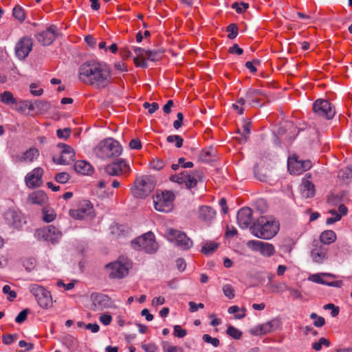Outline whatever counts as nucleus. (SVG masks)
Instances as JSON below:
<instances>
[{
    "label": "nucleus",
    "mask_w": 352,
    "mask_h": 352,
    "mask_svg": "<svg viewBox=\"0 0 352 352\" xmlns=\"http://www.w3.org/2000/svg\"><path fill=\"white\" fill-rule=\"evenodd\" d=\"M78 79L96 89H103L115 81L111 67L104 62L88 60L78 69Z\"/></svg>",
    "instance_id": "obj_1"
},
{
    "label": "nucleus",
    "mask_w": 352,
    "mask_h": 352,
    "mask_svg": "<svg viewBox=\"0 0 352 352\" xmlns=\"http://www.w3.org/2000/svg\"><path fill=\"white\" fill-rule=\"evenodd\" d=\"M252 234L260 239L273 238L279 230V223L272 217L261 216L250 227Z\"/></svg>",
    "instance_id": "obj_2"
},
{
    "label": "nucleus",
    "mask_w": 352,
    "mask_h": 352,
    "mask_svg": "<svg viewBox=\"0 0 352 352\" xmlns=\"http://www.w3.org/2000/svg\"><path fill=\"white\" fill-rule=\"evenodd\" d=\"M122 148L117 140L112 138H107L101 141L95 148L97 157L106 160L117 157L121 155Z\"/></svg>",
    "instance_id": "obj_3"
},
{
    "label": "nucleus",
    "mask_w": 352,
    "mask_h": 352,
    "mask_svg": "<svg viewBox=\"0 0 352 352\" xmlns=\"http://www.w3.org/2000/svg\"><path fill=\"white\" fill-rule=\"evenodd\" d=\"M204 177V173L201 170H195L191 172L184 170L179 174L172 175L169 179L173 182L179 184H184L186 188L191 189L195 188L199 181H201Z\"/></svg>",
    "instance_id": "obj_4"
},
{
    "label": "nucleus",
    "mask_w": 352,
    "mask_h": 352,
    "mask_svg": "<svg viewBox=\"0 0 352 352\" xmlns=\"http://www.w3.org/2000/svg\"><path fill=\"white\" fill-rule=\"evenodd\" d=\"M131 267V263L124 258H119L117 261L108 263L105 269L109 277L112 279H121L126 276Z\"/></svg>",
    "instance_id": "obj_5"
},
{
    "label": "nucleus",
    "mask_w": 352,
    "mask_h": 352,
    "mask_svg": "<svg viewBox=\"0 0 352 352\" xmlns=\"http://www.w3.org/2000/svg\"><path fill=\"white\" fill-rule=\"evenodd\" d=\"M131 246L134 250H143L148 254L155 252L158 247L155 235L151 232H148L132 241Z\"/></svg>",
    "instance_id": "obj_6"
},
{
    "label": "nucleus",
    "mask_w": 352,
    "mask_h": 352,
    "mask_svg": "<svg viewBox=\"0 0 352 352\" xmlns=\"http://www.w3.org/2000/svg\"><path fill=\"white\" fill-rule=\"evenodd\" d=\"M155 184L148 176L137 178L134 186L131 188V194L137 198L147 197L154 189Z\"/></svg>",
    "instance_id": "obj_7"
},
{
    "label": "nucleus",
    "mask_w": 352,
    "mask_h": 352,
    "mask_svg": "<svg viewBox=\"0 0 352 352\" xmlns=\"http://www.w3.org/2000/svg\"><path fill=\"white\" fill-rule=\"evenodd\" d=\"M314 116L324 120H331L335 115L334 108L327 100L318 99L313 104Z\"/></svg>",
    "instance_id": "obj_8"
},
{
    "label": "nucleus",
    "mask_w": 352,
    "mask_h": 352,
    "mask_svg": "<svg viewBox=\"0 0 352 352\" xmlns=\"http://www.w3.org/2000/svg\"><path fill=\"white\" fill-rule=\"evenodd\" d=\"M166 234L170 241L174 242L175 245L183 250H189L192 246V241L183 232L169 229Z\"/></svg>",
    "instance_id": "obj_9"
},
{
    "label": "nucleus",
    "mask_w": 352,
    "mask_h": 352,
    "mask_svg": "<svg viewBox=\"0 0 352 352\" xmlns=\"http://www.w3.org/2000/svg\"><path fill=\"white\" fill-rule=\"evenodd\" d=\"M30 292L34 296L39 306L47 309L52 305V298L49 291L38 285H32Z\"/></svg>",
    "instance_id": "obj_10"
},
{
    "label": "nucleus",
    "mask_w": 352,
    "mask_h": 352,
    "mask_svg": "<svg viewBox=\"0 0 352 352\" xmlns=\"http://www.w3.org/2000/svg\"><path fill=\"white\" fill-rule=\"evenodd\" d=\"M174 199L175 195L171 191L163 192L154 200L155 210L163 212H170L173 208Z\"/></svg>",
    "instance_id": "obj_11"
},
{
    "label": "nucleus",
    "mask_w": 352,
    "mask_h": 352,
    "mask_svg": "<svg viewBox=\"0 0 352 352\" xmlns=\"http://www.w3.org/2000/svg\"><path fill=\"white\" fill-rule=\"evenodd\" d=\"M35 234L38 239L50 241L52 243L58 242L62 237V232L52 225L38 229Z\"/></svg>",
    "instance_id": "obj_12"
},
{
    "label": "nucleus",
    "mask_w": 352,
    "mask_h": 352,
    "mask_svg": "<svg viewBox=\"0 0 352 352\" xmlns=\"http://www.w3.org/2000/svg\"><path fill=\"white\" fill-rule=\"evenodd\" d=\"M57 146L60 150V154L58 157H53V161L58 164L67 165L75 160V152L69 145L64 143H59Z\"/></svg>",
    "instance_id": "obj_13"
},
{
    "label": "nucleus",
    "mask_w": 352,
    "mask_h": 352,
    "mask_svg": "<svg viewBox=\"0 0 352 352\" xmlns=\"http://www.w3.org/2000/svg\"><path fill=\"white\" fill-rule=\"evenodd\" d=\"M32 39L28 36L21 38L15 45L14 52L19 60H25L32 50Z\"/></svg>",
    "instance_id": "obj_14"
},
{
    "label": "nucleus",
    "mask_w": 352,
    "mask_h": 352,
    "mask_svg": "<svg viewBox=\"0 0 352 352\" xmlns=\"http://www.w3.org/2000/svg\"><path fill=\"white\" fill-rule=\"evenodd\" d=\"M94 212L92 204L88 200H83L79 203L78 208L71 209L69 215L75 219H82L87 217H91Z\"/></svg>",
    "instance_id": "obj_15"
},
{
    "label": "nucleus",
    "mask_w": 352,
    "mask_h": 352,
    "mask_svg": "<svg viewBox=\"0 0 352 352\" xmlns=\"http://www.w3.org/2000/svg\"><path fill=\"white\" fill-rule=\"evenodd\" d=\"M105 172L111 176H118L130 172L129 165L123 159H119L116 161L107 164L104 168Z\"/></svg>",
    "instance_id": "obj_16"
},
{
    "label": "nucleus",
    "mask_w": 352,
    "mask_h": 352,
    "mask_svg": "<svg viewBox=\"0 0 352 352\" xmlns=\"http://www.w3.org/2000/svg\"><path fill=\"white\" fill-rule=\"evenodd\" d=\"M92 302L90 309L93 311H102L111 307V300L106 294L100 293H94L91 295Z\"/></svg>",
    "instance_id": "obj_17"
},
{
    "label": "nucleus",
    "mask_w": 352,
    "mask_h": 352,
    "mask_svg": "<svg viewBox=\"0 0 352 352\" xmlns=\"http://www.w3.org/2000/svg\"><path fill=\"white\" fill-rule=\"evenodd\" d=\"M280 325L279 320L274 318L270 321L258 324L250 330V333L253 336H263L270 332L274 331Z\"/></svg>",
    "instance_id": "obj_18"
},
{
    "label": "nucleus",
    "mask_w": 352,
    "mask_h": 352,
    "mask_svg": "<svg viewBox=\"0 0 352 352\" xmlns=\"http://www.w3.org/2000/svg\"><path fill=\"white\" fill-rule=\"evenodd\" d=\"M43 169L42 168H35L26 175L25 177L26 186L30 188H35L41 186L43 183Z\"/></svg>",
    "instance_id": "obj_19"
},
{
    "label": "nucleus",
    "mask_w": 352,
    "mask_h": 352,
    "mask_svg": "<svg viewBox=\"0 0 352 352\" xmlns=\"http://www.w3.org/2000/svg\"><path fill=\"white\" fill-rule=\"evenodd\" d=\"M4 217L7 223L16 229L21 228L25 223L23 214L15 210H8L5 213Z\"/></svg>",
    "instance_id": "obj_20"
},
{
    "label": "nucleus",
    "mask_w": 352,
    "mask_h": 352,
    "mask_svg": "<svg viewBox=\"0 0 352 352\" xmlns=\"http://www.w3.org/2000/svg\"><path fill=\"white\" fill-rule=\"evenodd\" d=\"M57 36V28L54 25H51L45 30L38 33L36 38L37 41L43 45L47 46L51 45Z\"/></svg>",
    "instance_id": "obj_21"
},
{
    "label": "nucleus",
    "mask_w": 352,
    "mask_h": 352,
    "mask_svg": "<svg viewBox=\"0 0 352 352\" xmlns=\"http://www.w3.org/2000/svg\"><path fill=\"white\" fill-rule=\"evenodd\" d=\"M248 245L251 247L253 250L259 251L264 256L270 257L275 253L274 246L271 243L253 240L249 241Z\"/></svg>",
    "instance_id": "obj_22"
},
{
    "label": "nucleus",
    "mask_w": 352,
    "mask_h": 352,
    "mask_svg": "<svg viewBox=\"0 0 352 352\" xmlns=\"http://www.w3.org/2000/svg\"><path fill=\"white\" fill-rule=\"evenodd\" d=\"M237 223L242 229L250 228L252 223V210L248 207L241 208L237 213Z\"/></svg>",
    "instance_id": "obj_23"
},
{
    "label": "nucleus",
    "mask_w": 352,
    "mask_h": 352,
    "mask_svg": "<svg viewBox=\"0 0 352 352\" xmlns=\"http://www.w3.org/2000/svg\"><path fill=\"white\" fill-rule=\"evenodd\" d=\"M265 94L260 89H250L245 94V98L249 106L255 107L258 105L262 107L263 104H259L261 97H265Z\"/></svg>",
    "instance_id": "obj_24"
},
{
    "label": "nucleus",
    "mask_w": 352,
    "mask_h": 352,
    "mask_svg": "<svg viewBox=\"0 0 352 352\" xmlns=\"http://www.w3.org/2000/svg\"><path fill=\"white\" fill-rule=\"evenodd\" d=\"M216 216L215 210L210 206H201L199 210V219L203 221L210 223Z\"/></svg>",
    "instance_id": "obj_25"
},
{
    "label": "nucleus",
    "mask_w": 352,
    "mask_h": 352,
    "mask_svg": "<svg viewBox=\"0 0 352 352\" xmlns=\"http://www.w3.org/2000/svg\"><path fill=\"white\" fill-rule=\"evenodd\" d=\"M327 249L323 245H315V248L311 252V256L313 261L318 263H321L327 258Z\"/></svg>",
    "instance_id": "obj_26"
},
{
    "label": "nucleus",
    "mask_w": 352,
    "mask_h": 352,
    "mask_svg": "<svg viewBox=\"0 0 352 352\" xmlns=\"http://www.w3.org/2000/svg\"><path fill=\"white\" fill-rule=\"evenodd\" d=\"M74 168L76 173L82 175H91L94 170L92 166L85 160L76 161L74 164Z\"/></svg>",
    "instance_id": "obj_27"
},
{
    "label": "nucleus",
    "mask_w": 352,
    "mask_h": 352,
    "mask_svg": "<svg viewBox=\"0 0 352 352\" xmlns=\"http://www.w3.org/2000/svg\"><path fill=\"white\" fill-rule=\"evenodd\" d=\"M47 199L46 194L42 190L33 192L28 196V201L32 204L42 206L45 204Z\"/></svg>",
    "instance_id": "obj_28"
},
{
    "label": "nucleus",
    "mask_w": 352,
    "mask_h": 352,
    "mask_svg": "<svg viewBox=\"0 0 352 352\" xmlns=\"http://www.w3.org/2000/svg\"><path fill=\"white\" fill-rule=\"evenodd\" d=\"M300 191L304 197H313L315 195L314 185L310 181L305 180L302 182Z\"/></svg>",
    "instance_id": "obj_29"
},
{
    "label": "nucleus",
    "mask_w": 352,
    "mask_h": 352,
    "mask_svg": "<svg viewBox=\"0 0 352 352\" xmlns=\"http://www.w3.org/2000/svg\"><path fill=\"white\" fill-rule=\"evenodd\" d=\"M298 157L297 156H294L292 157H289L288 159V170L292 174L299 175L301 173H298V170L301 169V160H298Z\"/></svg>",
    "instance_id": "obj_30"
},
{
    "label": "nucleus",
    "mask_w": 352,
    "mask_h": 352,
    "mask_svg": "<svg viewBox=\"0 0 352 352\" xmlns=\"http://www.w3.org/2000/svg\"><path fill=\"white\" fill-rule=\"evenodd\" d=\"M336 234L331 230H324L320 236V241L322 244L329 245L336 240Z\"/></svg>",
    "instance_id": "obj_31"
},
{
    "label": "nucleus",
    "mask_w": 352,
    "mask_h": 352,
    "mask_svg": "<svg viewBox=\"0 0 352 352\" xmlns=\"http://www.w3.org/2000/svg\"><path fill=\"white\" fill-rule=\"evenodd\" d=\"M38 156V151L36 148H30L28 151L25 152L21 158V161L32 162Z\"/></svg>",
    "instance_id": "obj_32"
},
{
    "label": "nucleus",
    "mask_w": 352,
    "mask_h": 352,
    "mask_svg": "<svg viewBox=\"0 0 352 352\" xmlns=\"http://www.w3.org/2000/svg\"><path fill=\"white\" fill-rule=\"evenodd\" d=\"M0 100L6 104H14L16 100L14 98L13 94L9 91H5L0 95Z\"/></svg>",
    "instance_id": "obj_33"
},
{
    "label": "nucleus",
    "mask_w": 352,
    "mask_h": 352,
    "mask_svg": "<svg viewBox=\"0 0 352 352\" xmlns=\"http://www.w3.org/2000/svg\"><path fill=\"white\" fill-rule=\"evenodd\" d=\"M218 248V243L212 241L207 242L202 246L201 252L205 255L212 254Z\"/></svg>",
    "instance_id": "obj_34"
},
{
    "label": "nucleus",
    "mask_w": 352,
    "mask_h": 352,
    "mask_svg": "<svg viewBox=\"0 0 352 352\" xmlns=\"http://www.w3.org/2000/svg\"><path fill=\"white\" fill-rule=\"evenodd\" d=\"M162 347L164 352H184V350L182 347L171 345L167 341L162 342Z\"/></svg>",
    "instance_id": "obj_35"
},
{
    "label": "nucleus",
    "mask_w": 352,
    "mask_h": 352,
    "mask_svg": "<svg viewBox=\"0 0 352 352\" xmlns=\"http://www.w3.org/2000/svg\"><path fill=\"white\" fill-rule=\"evenodd\" d=\"M164 52L163 50H147L146 59L151 61H158L161 58V55Z\"/></svg>",
    "instance_id": "obj_36"
},
{
    "label": "nucleus",
    "mask_w": 352,
    "mask_h": 352,
    "mask_svg": "<svg viewBox=\"0 0 352 352\" xmlns=\"http://www.w3.org/2000/svg\"><path fill=\"white\" fill-rule=\"evenodd\" d=\"M338 176L340 179L343 181H346L349 179H351L352 169L349 167L344 168L339 170Z\"/></svg>",
    "instance_id": "obj_37"
},
{
    "label": "nucleus",
    "mask_w": 352,
    "mask_h": 352,
    "mask_svg": "<svg viewBox=\"0 0 352 352\" xmlns=\"http://www.w3.org/2000/svg\"><path fill=\"white\" fill-rule=\"evenodd\" d=\"M12 14H13L14 17L15 19H16L17 20H19V21H23L25 20V12H24L23 8L21 6H16L13 8Z\"/></svg>",
    "instance_id": "obj_38"
},
{
    "label": "nucleus",
    "mask_w": 352,
    "mask_h": 352,
    "mask_svg": "<svg viewBox=\"0 0 352 352\" xmlns=\"http://www.w3.org/2000/svg\"><path fill=\"white\" fill-rule=\"evenodd\" d=\"M226 333L235 340L240 339L242 336V332L240 330L231 325L228 327Z\"/></svg>",
    "instance_id": "obj_39"
},
{
    "label": "nucleus",
    "mask_w": 352,
    "mask_h": 352,
    "mask_svg": "<svg viewBox=\"0 0 352 352\" xmlns=\"http://www.w3.org/2000/svg\"><path fill=\"white\" fill-rule=\"evenodd\" d=\"M34 105L37 109L40 111L41 113H44L47 111L50 107L51 104L49 102L45 100H38L34 102Z\"/></svg>",
    "instance_id": "obj_40"
},
{
    "label": "nucleus",
    "mask_w": 352,
    "mask_h": 352,
    "mask_svg": "<svg viewBox=\"0 0 352 352\" xmlns=\"http://www.w3.org/2000/svg\"><path fill=\"white\" fill-rule=\"evenodd\" d=\"M166 140L169 143L175 142V146L177 148H181L183 145L184 142L183 138L178 135H168L166 138Z\"/></svg>",
    "instance_id": "obj_41"
},
{
    "label": "nucleus",
    "mask_w": 352,
    "mask_h": 352,
    "mask_svg": "<svg viewBox=\"0 0 352 352\" xmlns=\"http://www.w3.org/2000/svg\"><path fill=\"white\" fill-rule=\"evenodd\" d=\"M56 217V214L53 210H43V219L47 223L53 221Z\"/></svg>",
    "instance_id": "obj_42"
},
{
    "label": "nucleus",
    "mask_w": 352,
    "mask_h": 352,
    "mask_svg": "<svg viewBox=\"0 0 352 352\" xmlns=\"http://www.w3.org/2000/svg\"><path fill=\"white\" fill-rule=\"evenodd\" d=\"M113 68L116 70L113 75L120 74L121 72H126L128 71L126 66L122 61H117L113 64Z\"/></svg>",
    "instance_id": "obj_43"
},
{
    "label": "nucleus",
    "mask_w": 352,
    "mask_h": 352,
    "mask_svg": "<svg viewBox=\"0 0 352 352\" xmlns=\"http://www.w3.org/2000/svg\"><path fill=\"white\" fill-rule=\"evenodd\" d=\"M324 345L327 347L330 346V342L329 340L326 339L325 338H320L318 340V342H314L312 344V348L318 351H320L322 349V346Z\"/></svg>",
    "instance_id": "obj_44"
},
{
    "label": "nucleus",
    "mask_w": 352,
    "mask_h": 352,
    "mask_svg": "<svg viewBox=\"0 0 352 352\" xmlns=\"http://www.w3.org/2000/svg\"><path fill=\"white\" fill-rule=\"evenodd\" d=\"M228 32V37L230 39H234L238 35V27L235 23H231L227 27Z\"/></svg>",
    "instance_id": "obj_45"
},
{
    "label": "nucleus",
    "mask_w": 352,
    "mask_h": 352,
    "mask_svg": "<svg viewBox=\"0 0 352 352\" xmlns=\"http://www.w3.org/2000/svg\"><path fill=\"white\" fill-rule=\"evenodd\" d=\"M329 213L332 214V217H329L326 220V223L327 225H331L336 221H338L341 219V214L337 212L336 210H329Z\"/></svg>",
    "instance_id": "obj_46"
},
{
    "label": "nucleus",
    "mask_w": 352,
    "mask_h": 352,
    "mask_svg": "<svg viewBox=\"0 0 352 352\" xmlns=\"http://www.w3.org/2000/svg\"><path fill=\"white\" fill-rule=\"evenodd\" d=\"M54 179L60 184H65L69 180L70 175L66 172H61L57 173L54 177Z\"/></svg>",
    "instance_id": "obj_47"
},
{
    "label": "nucleus",
    "mask_w": 352,
    "mask_h": 352,
    "mask_svg": "<svg viewBox=\"0 0 352 352\" xmlns=\"http://www.w3.org/2000/svg\"><path fill=\"white\" fill-rule=\"evenodd\" d=\"M3 294L8 295L7 299L9 301H12L16 297V292L11 290V287L8 285L3 286Z\"/></svg>",
    "instance_id": "obj_48"
},
{
    "label": "nucleus",
    "mask_w": 352,
    "mask_h": 352,
    "mask_svg": "<svg viewBox=\"0 0 352 352\" xmlns=\"http://www.w3.org/2000/svg\"><path fill=\"white\" fill-rule=\"evenodd\" d=\"M243 132L244 133L243 135L239 138V141L241 144L245 143L247 142L248 135L250 133V123H245L243 125Z\"/></svg>",
    "instance_id": "obj_49"
},
{
    "label": "nucleus",
    "mask_w": 352,
    "mask_h": 352,
    "mask_svg": "<svg viewBox=\"0 0 352 352\" xmlns=\"http://www.w3.org/2000/svg\"><path fill=\"white\" fill-rule=\"evenodd\" d=\"M202 339L205 342L210 343L214 347H217L219 345V340L217 338H212L208 334H204Z\"/></svg>",
    "instance_id": "obj_50"
},
{
    "label": "nucleus",
    "mask_w": 352,
    "mask_h": 352,
    "mask_svg": "<svg viewBox=\"0 0 352 352\" xmlns=\"http://www.w3.org/2000/svg\"><path fill=\"white\" fill-rule=\"evenodd\" d=\"M223 292L224 295L229 299H232L234 297V290L230 285H225L223 287Z\"/></svg>",
    "instance_id": "obj_51"
},
{
    "label": "nucleus",
    "mask_w": 352,
    "mask_h": 352,
    "mask_svg": "<svg viewBox=\"0 0 352 352\" xmlns=\"http://www.w3.org/2000/svg\"><path fill=\"white\" fill-rule=\"evenodd\" d=\"M173 334L175 336L182 338L186 336L187 331L186 329H182L180 325L177 324L174 326Z\"/></svg>",
    "instance_id": "obj_52"
},
{
    "label": "nucleus",
    "mask_w": 352,
    "mask_h": 352,
    "mask_svg": "<svg viewBox=\"0 0 352 352\" xmlns=\"http://www.w3.org/2000/svg\"><path fill=\"white\" fill-rule=\"evenodd\" d=\"M143 107L144 109H148V112L149 114L153 113L155 111L159 109V104L157 102L149 103L148 102H145L143 104Z\"/></svg>",
    "instance_id": "obj_53"
},
{
    "label": "nucleus",
    "mask_w": 352,
    "mask_h": 352,
    "mask_svg": "<svg viewBox=\"0 0 352 352\" xmlns=\"http://www.w3.org/2000/svg\"><path fill=\"white\" fill-rule=\"evenodd\" d=\"M71 133V129L69 128H65L63 129H58L56 131V135L59 138L67 139L69 137Z\"/></svg>",
    "instance_id": "obj_54"
},
{
    "label": "nucleus",
    "mask_w": 352,
    "mask_h": 352,
    "mask_svg": "<svg viewBox=\"0 0 352 352\" xmlns=\"http://www.w3.org/2000/svg\"><path fill=\"white\" fill-rule=\"evenodd\" d=\"M28 313L29 309H28L21 311L15 318V322L19 324L23 322L26 320Z\"/></svg>",
    "instance_id": "obj_55"
},
{
    "label": "nucleus",
    "mask_w": 352,
    "mask_h": 352,
    "mask_svg": "<svg viewBox=\"0 0 352 352\" xmlns=\"http://www.w3.org/2000/svg\"><path fill=\"white\" fill-rule=\"evenodd\" d=\"M324 309H330L331 315L332 317H336L338 315L340 309L338 307L335 306L332 303L327 304L324 306Z\"/></svg>",
    "instance_id": "obj_56"
},
{
    "label": "nucleus",
    "mask_w": 352,
    "mask_h": 352,
    "mask_svg": "<svg viewBox=\"0 0 352 352\" xmlns=\"http://www.w3.org/2000/svg\"><path fill=\"white\" fill-rule=\"evenodd\" d=\"M65 343L67 347L72 350H75L77 348V340L74 337L69 336L65 338Z\"/></svg>",
    "instance_id": "obj_57"
},
{
    "label": "nucleus",
    "mask_w": 352,
    "mask_h": 352,
    "mask_svg": "<svg viewBox=\"0 0 352 352\" xmlns=\"http://www.w3.org/2000/svg\"><path fill=\"white\" fill-rule=\"evenodd\" d=\"M232 8L236 10V12L241 13L248 8V4L243 2L240 3L235 2L233 3Z\"/></svg>",
    "instance_id": "obj_58"
},
{
    "label": "nucleus",
    "mask_w": 352,
    "mask_h": 352,
    "mask_svg": "<svg viewBox=\"0 0 352 352\" xmlns=\"http://www.w3.org/2000/svg\"><path fill=\"white\" fill-rule=\"evenodd\" d=\"M152 166L157 170H162L165 166V162L161 159H154L152 162Z\"/></svg>",
    "instance_id": "obj_59"
},
{
    "label": "nucleus",
    "mask_w": 352,
    "mask_h": 352,
    "mask_svg": "<svg viewBox=\"0 0 352 352\" xmlns=\"http://www.w3.org/2000/svg\"><path fill=\"white\" fill-rule=\"evenodd\" d=\"M177 120L173 122V127L175 129H179L183 124L184 115L182 113L179 112L177 114Z\"/></svg>",
    "instance_id": "obj_60"
},
{
    "label": "nucleus",
    "mask_w": 352,
    "mask_h": 352,
    "mask_svg": "<svg viewBox=\"0 0 352 352\" xmlns=\"http://www.w3.org/2000/svg\"><path fill=\"white\" fill-rule=\"evenodd\" d=\"M99 320L104 325L107 326V325H109L111 322L112 317L109 314H103L100 316Z\"/></svg>",
    "instance_id": "obj_61"
},
{
    "label": "nucleus",
    "mask_w": 352,
    "mask_h": 352,
    "mask_svg": "<svg viewBox=\"0 0 352 352\" xmlns=\"http://www.w3.org/2000/svg\"><path fill=\"white\" fill-rule=\"evenodd\" d=\"M134 64L136 67H142V68H146L148 67V63L144 58H134L133 59Z\"/></svg>",
    "instance_id": "obj_62"
},
{
    "label": "nucleus",
    "mask_w": 352,
    "mask_h": 352,
    "mask_svg": "<svg viewBox=\"0 0 352 352\" xmlns=\"http://www.w3.org/2000/svg\"><path fill=\"white\" fill-rule=\"evenodd\" d=\"M16 338V335L8 334L3 336L2 341L5 344H10L12 343Z\"/></svg>",
    "instance_id": "obj_63"
},
{
    "label": "nucleus",
    "mask_w": 352,
    "mask_h": 352,
    "mask_svg": "<svg viewBox=\"0 0 352 352\" xmlns=\"http://www.w3.org/2000/svg\"><path fill=\"white\" fill-rule=\"evenodd\" d=\"M142 348L146 352H156L157 349V346L153 343L144 344L142 345Z\"/></svg>",
    "instance_id": "obj_64"
}]
</instances>
